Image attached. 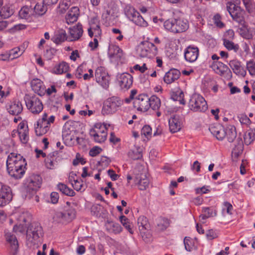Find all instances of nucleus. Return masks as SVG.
<instances>
[{
	"label": "nucleus",
	"instance_id": "f257e3e1",
	"mask_svg": "<svg viewBox=\"0 0 255 255\" xmlns=\"http://www.w3.org/2000/svg\"><path fill=\"white\" fill-rule=\"evenodd\" d=\"M26 162L20 154L10 153L6 161L7 170L9 175L15 179L21 178L25 173Z\"/></svg>",
	"mask_w": 255,
	"mask_h": 255
},
{
	"label": "nucleus",
	"instance_id": "f03ea898",
	"mask_svg": "<svg viewBox=\"0 0 255 255\" xmlns=\"http://www.w3.org/2000/svg\"><path fill=\"white\" fill-rule=\"evenodd\" d=\"M164 27L167 30L177 33L186 31L188 28V23L181 18H170L164 22Z\"/></svg>",
	"mask_w": 255,
	"mask_h": 255
},
{
	"label": "nucleus",
	"instance_id": "7ed1b4c3",
	"mask_svg": "<svg viewBox=\"0 0 255 255\" xmlns=\"http://www.w3.org/2000/svg\"><path fill=\"white\" fill-rule=\"evenodd\" d=\"M107 128L106 125L101 123H96L89 131V134L95 142L103 143L107 138Z\"/></svg>",
	"mask_w": 255,
	"mask_h": 255
},
{
	"label": "nucleus",
	"instance_id": "20e7f679",
	"mask_svg": "<svg viewBox=\"0 0 255 255\" xmlns=\"http://www.w3.org/2000/svg\"><path fill=\"white\" fill-rule=\"evenodd\" d=\"M24 100L27 109L33 115H38L43 109L41 99L36 95L25 94Z\"/></svg>",
	"mask_w": 255,
	"mask_h": 255
},
{
	"label": "nucleus",
	"instance_id": "39448f33",
	"mask_svg": "<svg viewBox=\"0 0 255 255\" xmlns=\"http://www.w3.org/2000/svg\"><path fill=\"white\" fill-rule=\"evenodd\" d=\"M55 117L50 116L48 118L46 113H44L41 119H39L34 125L35 132L37 136H41L46 134L50 129V124L54 122Z\"/></svg>",
	"mask_w": 255,
	"mask_h": 255
},
{
	"label": "nucleus",
	"instance_id": "423d86ee",
	"mask_svg": "<svg viewBox=\"0 0 255 255\" xmlns=\"http://www.w3.org/2000/svg\"><path fill=\"white\" fill-rule=\"evenodd\" d=\"M43 235L42 227L38 223H33L28 227L26 232L27 245L30 247L37 244Z\"/></svg>",
	"mask_w": 255,
	"mask_h": 255
},
{
	"label": "nucleus",
	"instance_id": "0eeeda50",
	"mask_svg": "<svg viewBox=\"0 0 255 255\" xmlns=\"http://www.w3.org/2000/svg\"><path fill=\"white\" fill-rule=\"evenodd\" d=\"M124 11L126 17L136 25L143 27L147 26V22L133 6L129 4L126 5Z\"/></svg>",
	"mask_w": 255,
	"mask_h": 255
},
{
	"label": "nucleus",
	"instance_id": "6e6552de",
	"mask_svg": "<svg viewBox=\"0 0 255 255\" xmlns=\"http://www.w3.org/2000/svg\"><path fill=\"white\" fill-rule=\"evenodd\" d=\"M123 104V101L118 97L108 98L103 104L102 114L103 115H112L115 113Z\"/></svg>",
	"mask_w": 255,
	"mask_h": 255
},
{
	"label": "nucleus",
	"instance_id": "1a4fd4ad",
	"mask_svg": "<svg viewBox=\"0 0 255 255\" xmlns=\"http://www.w3.org/2000/svg\"><path fill=\"white\" fill-rule=\"evenodd\" d=\"M137 50L141 57L151 58L156 55L158 53L157 47L148 41L141 42L138 45Z\"/></svg>",
	"mask_w": 255,
	"mask_h": 255
},
{
	"label": "nucleus",
	"instance_id": "9d476101",
	"mask_svg": "<svg viewBox=\"0 0 255 255\" xmlns=\"http://www.w3.org/2000/svg\"><path fill=\"white\" fill-rule=\"evenodd\" d=\"M189 107L194 112H205L208 109V105L205 99L197 94H193L191 97Z\"/></svg>",
	"mask_w": 255,
	"mask_h": 255
},
{
	"label": "nucleus",
	"instance_id": "9b49d317",
	"mask_svg": "<svg viewBox=\"0 0 255 255\" xmlns=\"http://www.w3.org/2000/svg\"><path fill=\"white\" fill-rule=\"evenodd\" d=\"M226 9L234 21L239 24L244 23V11L240 6L236 5L232 1L228 2L226 3Z\"/></svg>",
	"mask_w": 255,
	"mask_h": 255
},
{
	"label": "nucleus",
	"instance_id": "f8f14e48",
	"mask_svg": "<svg viewBox=\"0 0 255 255\" xmlns=\"http://www.w3.org/2000/svg\"><path fill=\"white\" fill-rule=\"evenodd\" d=\"M42 178L39 175L33 174L27 178L24 185L27 193L34 194L40 188Z\"/></svg>",
	"mask_w": 255,
	"mask_h": 255
},
{
	"label": "nucleus",
	"instance_id": "ddd939ff",
	"mask_svg": "<svg viewBox=\"0 0 255 255\" xmlns=\"http://www.w3.org/2000/svg\"><path fill=\"white\" fill-rule=\"evenodd\" d=\"M12 199L10 187L0 182V207H3L9 204Z\"/></svg>",
	"mask_w": 255,
	"mask_h": 255
},
{
	"label": "nucleus",
	"instance_id": "4468645a",
	"mask_svg": "<svg viewBox=\"0 0 255 255\" xmlns=\"http://www.w3.org/2000/svg\"><path fill=\"white\" fill-rule=\"evenodd\" d=\"M148 96L146 94H140L133 99V107L138 111L141 112L147 111L150 108Z\"/></svg>",
	"mask_w": 255,
	"mask_h": 255
},
{
	"label": "nucleus",
	"instance_id": "2eb2a0df",
	"mask_svg": "<svg viewBox=\"0 0 255 255\" xmlns=\"http://www.w3.org/2000/svg\"><path fill=\"white\" fill-rule=\"evenodd\" d=\"M95 77L97 82L104 88L107 89L109 85L110 77L103 67H98L95 71Z\"/></svg>",
	"mask_w": 255,
	"mask_h": 255
},
{
	"label": "nucleus",
	"instance_id": "dca6fc26",
	"mask_svg": "<svg viewBox=\"0 0 255 255\" xmlns=\"http://www.w3.org/2000/svg\"><path fill=\"white\" fill-rule=\"evenodd\" d=\"M211 68L218 74L226 78L232 77V72L227 65L219 61H214L210 65Z\"/></svg>",
	"mask_w": 255,
	"mask_h": 255
},
{
	"label": "nucleus",
	"instance_id": "f3484780",
	"mask_svg": "<svg viewBox=\"0 0 255 255\" xmlns=\"http://www.w3.org/2000/svg\"><path fill=\"white\" fill-rule=\"evenodd\" d=\"M76 212L74 208L68 207L66 208L64 212H57L56 216L60 219V221L62 222H71L76 217Z\"/></svg>",
	"mask_w": 255,
	"mask_h": 255
},
{
	"label": "nucleus",
	"instance_id": "a211bd4d",
	"mask_svg": "<svg viewBox=\"0 0 255 255\" xmlns=\"http://www.w3.org/2000/svg\"><path fill=\"white\" fill-rule=\"evenodd\" d=\"M137 225L143 240L146 242H148V238L146 233L149 228V224L147 218L144 216H140L137 219Z\"/></svg>",
	"mask_w": 255,
	"mask_h": 255
},
{
	"label": "nucleus",
	"instance_id": "6ab92c4d",
	"mask_svg": "<svg viewBox=\"0 0 255 255\" xmlns=\"http://www.w3.org/2000/svg\"><path fill=\"white\" fill-rule=\"evenodd\" d=\"M4 234L5 240L10 246L11 254L16 255L18 251V243L15 236L7 230L4 231Z\"/></svg>",
	"mask_w": 255,
	"mask_h": 255
},
{
	"label": "nucleus",
	"instance_id": "aec40b11",
	"mask_svg": "<svg viewBox=\"0 0 255 255\" xmlns=\"http://www.w3.org/2000/svg\"><path fill=\"white\" fill-rule=\"evenodd\" d=\"M199 50L197 47L189 45L185 50L184 52L185 60L190 63L195 62L198 58Z\"/></svg>",
	"mask_w": 255,
	"mask_h": 255
},
{
	"label": "nucleus",
	"instance_id": "412c9836",
	"mask_svg": "<svg viewBox=\"0 0 255 255\" xmlns=\"http://www.w3.org/2000/svg\"><path fill=\"white\" fill-rule=\"evenodd\" d=\"M120 86L123 89H128L132 85L133 77L129 73H124L120 75L118 78Z\"/></svg>",
	"mask_w": 255,
	"mask_h": 255
},
{
	"label": "nucleus",
	"instance_id": "4be33fe9",
	"mask_svg": "<svg viewBox=\"0 0 255 255\" xmlns=\"http://www.w3.org/2000/svg\"><path fill=\"white\" fill-rule=\"evenodd\" d=\"M170 131L172 133L179 131L182 127V119L179 115H173L168 120Z\"/></svg>",
	"mask_w": 255,
	"mask_h": 255
},
{
	"label": "nucleus",
	"instance_id": "5701e85b",
	"mask_svg": "<svg viewBox=\"0 0 255 255\" xmlns=\"http://www.w3.org/2000/svg\"><path fill=\"white\" fill-rule=\"evenodd\" d=\"M229 65L233 72L237 75L244 77L246 75V70L240 61L233 59L229 62Z\"/></svg>",
	"mask_w": 255,
	"mask_h": 255
},
{
	"label": "nucleus",
	"instance_id": "b1692460",
	"mask_svg": "<svg viewBox=\"0 0 255 255\" xmlns=\"http://www.w3.org/2000/svg\"><path fill=\"white\" fill-rule=\"evenodd\" d=\"M69 41L78 40L82 36L83 33L82 25L79 23H77L76 25L69 28Z\"/></svg>",
	"mask_w": 255,
	"mask_h": 255
},
{
	"label": "nucleus",
	"instance_id": "393cba45",
	"mask_svg": "<svg viewBox=\"0 0 255 255\" xmlns=\"http://www.w3.org/2000/svg\"><path fill=\"white\" fill-rule=\"evenodd\" d=\"M180 72L177 69H171L166 72L164 76V82L167 84H170L177 80L180 77Z\"/></svg>",
	"mask_w": 255,
	"mask_h": 255
},
{
	"label": "nucleus",
	"instance_id": "a878e982",
	"mask_svg": "<svg viewBox=\"0 0 255 255\" xmlns=\"http://www.w3.org/2000/svg\"><path fill=\"white\" fill-rule=\"evenodd\" d=\"M31 86L32 90L39 96L45 94V86L43 82L38 79H34L31 82Z\"/></svg>",
	"mask_w": 255,
	"mask_h": 255
},
{
	"label": "nucleus",
	"instance_id": "bb28decb",
	"mask_svg": "<svg viewBox=\"0 0 255 255\" xmlns=\"http://www.w3.org/2000/svg\"><path fill=\"white\" fill-rule=\"evenodd\" d=\"M241 27L238 29L241 36L245 39L250 40L253 39V34L255 31L254 28H248L245 20L244 24H240Z\"/></svg>",
	"mask_w": 255,
	"mask_h": 255
},
{
	"label": "nucleus",
	"instance_id": "cd10ccee",
	"mask_svg": "<svg viewBox=\"0 0 255 255\" xmlns=\"http://www.w3.org/2000/svg\"><path fill=\"white\" fill-rule=\"evenodd\" d=\"M79 15V8L77 6H73L65 17L66 22L68 24L74 23L77 21Z\"/></svg>",
	"mask_w": 255,
	"mask_h": 255
},
{
	"label": "nucleus",
	"instance_id": "c85d7f7f",
	"mask_svg": "<svg viewBox=\"0 0 255 255\" xmlns=\"http://www.w3.org/2000/svg\"><path fill=\"white\" fill-rule=\"evenodd\" d=\"M23 110L21 103L19 101H14L7 108L8 113L12 115H18Z\"/></svg>",
	"mask_w": 255,
	"mask_h": 255
},
{
	"label": "nucleus",
	"instance_id": "c756f323",
	"mask_svg": "<svg viewBox=\"0 0 255 255\" xmlns=\"http://www.w3.org/2000/svg\"><path fill=\"white\" fill-rule=\"evenodd\" d=\"M34 15V11L31 6H24L19 11V16L22 19L30 20L31 16Z\"/></svg>",
	"mask_w": 255,
	"mask_h": 255
},
{
	"label": "nucleus",
	"instance_id": "7c9ffc66",
	"mask_svg": "<svg viewBox=\"0 0 255 255\" xmlns=\"http://www.w3.org/2000/svg\"><path fill=\"white\" fill-rule=\"evenodd\" d=\"M17 223L27 224L31 221V215L27 211H23L15 215Z\"/></svg>",
	"mask_w": 255,
	"mask_h": 255
},
{
	"label": "nucleus",
	"instance_id": "2f4dec72",
	"mask_svg": "<svg viewBox=\"0 0 255 255\" xmlns=\"http://www.w3.org/2000/svg\"><path fill=\"white\" fill-rule=\"evenodd\" d=\"M67 39L66 31L63 29H60L55 32L52 40L57 44L61 43Z\"/></svg>",
	"mask_w": 255,
	"mask_h": 255
},
{
	"label": "nucleus",
	"instance_id": "473e14b6",
	"mask_svg": "<svg viewBox=\"0 0 255 255\" xmlns=\"http://www.w3.org/2000/svg\"><path fill=\"white\" fill-rule=\"evenodd\" d=\"M109 54L111 58H115L118 60L123 56V51L118 46L111 45L109 47Z\"/></svg>",
	"mask_w": 255,
	"mask_h": 255
},
{
	"label": "nucleus",
	"instance_id": "72a5a7b5",
	"mask_svg": "<svg viewBox=\"0 0 255 255\" xmlns=\"http://www.w3.org/2000/svg\"><path fill=\"white\" fill-rule=\"evenodd\" d=\"M136 180L138 184V188L140 190H145L149 185V181L144 174H141L136 177Z\"/></svg>",
	"mask_w": 255,
	"mask_h": 255
},
{
	"label": "nucleus",
	"instance_id": "f704fd0d",
	"mask_svg": "<svg viewBox=\"0 0 255 255\" xmlns=\"http://www.w3.org/2000/svg\"><path fill=\"white\" fill-rule=\"evenodd\" d=\"M236 142L237 143L232 150V154L233 156L237 158L243 152L244 144L242 140L240 138H237Z\"/></svg>",
	"mask_w": 255,
	"mask_h": 255
},
{
	"label": "nucleus",
	"instance_id": "c9c22d12",
	"mask_svg": "<svg viewBox=\"0 0 255 255\" xmlns=\"http://www.w3.org/2000/svg\"><path fill=\"white\" fill-rule=\"evenodd\" d=\"M244 139L245 144L249 145L253 143L255 140V129L247 130L245 132Z\"/></svg>",
	"mask_w": 255,
	"mask_h": 255
},
{
	"label": "nucleus",
	"instance_id": "e433bc0d",
	"mask_svg": "<svg viewBox=\"0 0 255 255\" xmlns=\"http://www.w3.org/2000/svg\"><path fill=\"white\" fill-rule=\"evenodd\" d=\"M225 132L226 136L229 142H233L237 137V132L235 127L233 126H228L225 129Z\"/></svg>",
	"mask_w": 255,
	"mask_h": 255
},
{
	"label": "nucleus",
	"instance_id": "4c0bfd02",
	"mask_svg": "<svg viewBox=\"0 0 255 255\" xmlns=\"http://www.w3.org/2000/svg\"><path fill=\"white\" fill-rule=\"evenodd\" d=\"M107 230L111 233L115 234L120 233L122 231V228L120 224L113 222H108L106 224Z\"/></svg>",
	"mask_w": 255,
	"mask_h": 255
},
{
	"label": "nucleus",
	"instance_id": "58836bf2",
	"mask_svg": "<svg viewBox=\"0 0 255 255\" xmlns=\"http://www.w3.org/2000/svg\"><path fill=\"white\" fill-rule=\"evenodd\" d=\"M69 65L65 62L60 63L56 65L54 69V72L57 74H61L64 73H66L69 69Z\"/></svg>",
	"mask_w": 255,
	"mask_h": 255
},
{
	"label": "nucleus",
	"instance_id": "ea45409f",
	"mask_svg": "<svg viewBox=\"0 0 255 255\" xmlns=\"http://www.w3.org/2000/svg\"><path fill=\"white\" fill-rule=\"evenodd\" d=\"M149 104L150 108L154 111L158 110L161 106V101L160 99L155 95H152L149 98Z\"/></svg>",
	"mask_w": 255,
	"mask_h": 255
},
{
	"label": "nucleus",
	"instance_id": "a19ab883",
	"mask_svg": "<svg viewBox=\"0 0 255 255\" xmlns=\"http://www.w3.org/2000/svg\"><path fill=\"white\" fill-rule=\"evenodd\" d=\"M47 5H45L43 1L40 3H37L33 8L34 14L42 15L47 11Z\"/></svg>",
	"mask_w": 255,
	"mask_h": 255
},
{
	"label": "nucleus",
	"instance_id": "79ce46f5",
	"mask_svg": "<svg viewBox=\"0 0 255 255\" xmlns=\"http://www.w3.org/2000/svg\"><path fill=\"white\" fill-rule=\"evenodd\" d=\"M156 225L159 231H164L169 226V221L166 218L159 217L156 219Z\"/></svg>",
	"mask_w": 255,
	"mask_h": 255
},
{
	"label": "nucleus",
	"instance_id": "37998d69",
	"mask_svg": "<svg viewBox=\"0 0 255 255\" xmlns=\"http://www.w3.org/2000/svg\"><path fill=\"white\" fill-rule=\"evenodd\" d=\"M117 9L116 6L109 8L103 13L102 17L105 18L107 21L110 20L112 17H114L117 13Z\"/></svg>",
	"mask_w": 255,
	"mask_h": 255
},
{
	"label": "nucleus",
	"instance_id": "c03bdc74",
	"mask_svg": "<svg viewBox=\"0 0 255 255\" xmlns=\"http://www.w3.org/2000/svg\"><path fill=\"white\" fill-rule=\"evenodd\" d=\"M223 44L228 50H233L235 52H238L240 47L238 44H235L233 42L225 38L223 40Z\"/></svg>",
	"mask_w": 255,
	"mask_h": 255
},
{
	"label": "nucleus",
	"instance_id": "a18cd8bd",
	"mask_svg": "<svg viewBox=\"0 0 255 255\" xmlns=\"http://www.w3.org/2000/svg\"><path fill=\"white\" fill-rule=\"evenodd\" d=\"M13 13V10L6 5L3 6L0 10V16L3 19L9 17Z\"/></svg>",
	"mask_w": 255,
	"mask_h": 255
},
{
	"label": "nucleus",
	"instance_id": "49530a36",
	"mask_svg": "<svg viewBox=\"0 0 255 255\" xmlns=\"http://www.w3.org/2000/svg\"><path fill=\"white\" fill-rule=\"evenodd\" d=\"M78 0H63L60 2L59 7L61 12H64L72 4L75 3Z\"/></svg>",
	"mask_w": 255,
	"mask_h": 255
},
{
	"label": "nucleus",
	"instance_id": "de8ad7c7",
	"mask_svg": "<svg viewBox=\"0 0 255 255\" xmlns=\"http://www.w3.org/2000/svg\"><path fill=\"white\" fill-rule=\"evenodd\" d=\"M45 166L47 168L49 169H54L57 165V161L54 159V157L50 156L47 157L45 159Z\"/></svg>",
	"mask_w": 255,
	"mask_h": 255
},
{
	"label": "nucleus",
	"instance_id": "09e8293b",
	"mask_svg": "<svg viewBox=\"0 0 255 255\" xmlns=\"http://www.w3.org/2000/svg\"><path fill=\"white\" fill-rule=\"evenodd\" d=\"M202 212L206 215L208 218L214 217L217 215V211L212 207H203Z\"/></svg>",
	"mask_w": 255,
	"mask_h": 255
},
{
	"label": "nucleus",
	"instance_id": "8fccbe9b",
	"mask_svg": "<svg viewBox=\"0 0 255 255\" xmlns=\"http://www.w3.org/2000/svg\"><path fill=\"white\" fill-rule=\"evenodd\" d=\"M18 136L21 142L26 143L29 140L28 128H26L24 131H19Z\"/></svg>",
	"mask_w": 255,
	"mask_h": 255
},
{
	"label": "nucleus",
	"instance_id": "3c124183",
	"mask_svg": "<svg viewBox=\"0 0 255 255\" xmlns=\"http://www.w3.org/2000/svg\"><path fill=\"white\" fill-rule=\"evenodd\" d=\"M27 224L17 223L13 228V231L15 233H23L27 228Z\"/></svg>",
	"mask_w": 255,
	"mask_h": 255
},
{
	"label": "nucleus",
	"instance_id": "603ef678",
	"mask_svg": "<svg viewBox=\"0 0 255 255\" xmlns=\"http://www.w3.org/2000/svg\"><path fill=\"white\" fill-rule=\"evenodd\" d=\"M74 189L78 191H84L85 187L83 184L82 180H76L74 182L71 183Z\"/></svg>",
	"mask_w": 255,
	"mask_h": 255
},
{
	"label": "nucleus",
	"instance_id": "864d4df0",
	"mask_svg": "<svg viewBox=\"0 0 255 255\" xmlns=\"http://www.w3.org/2000/svg\"><path fill=\"white\" fill-rule=\"evenodd\" d=\"M141 133L147 138L150 137L152 134L151 128L148 125L144 126L141 129Z\"/></svg>",
	"mask_w": 255,
	"mask_h": 255
},
{
	"label": "nucleus",
	"instance_id": "5fc2aeb1",
	"mask_svg": "<svg viewBox=\"0 0 255 255\" xmlns=\"http://www.w3.org/2000/svg\"><path fill=\"white\" fill-rule=\"evenodd\" d=\"M247 68L251 75H255V62L253 60L247 62Z\"/></svg>",
	"mask_w": 255,
	"mask_h": 255
},
{
	"label": "nucleus",
	"instance_id": "6e6d98bb",
	"mask_svg": "<svg viewBox=\"0 0 255 255\" xmlns=\"http://www.w3.org/2000/svg\"><path fill=\"white\" fill-rule=\"evenodd\" d=\"M176 98L174 99V100L179 101L180 104L184 105L185 101L184 99V94L182 91L178 90L175 92Z\"/></svg>",
	"mask_w": 255,
	"mask_h": 255
},
{
	"label": "nucleus",
	"instance_id": "4d7b16f0",
	"mask_svg": "<svg viewBox=\"0 0 255 255\" xmlns=\"http://www.w3.org/2000/svg\"><path fill=\"white\" fill-rule=\"evenodd\" d=\"M221 130H219V131L216 132L214 135L217 139L220 140H223L226 136L225 129L222 125H221Z\"/></svg>",
	"mask_w": 255,
	"mask_h": 255
},
{
	"label": "nucleus",
	"instance_id": "13d9d810",
	"mask_svg": "<svg viewBox=\"0 0 255 255\" xmlns=\"http://www.w3.org/2000/svg\"><path fill=\"white\" fill-rule=\"evenodd\" d=\"M102 151L101 148L98 146H95L90 149L89 155L91 156L94 157L99 154Z\"/></svg>",
	"mask_w": 255,
	"mask_h": 255
},
{
	"label": "nucleus",
	"instance_id": "bf43d9fd",
	"mask_svg": "<svg viewBox=\"0 0 255 255\" xmlns=\"http://www.w3.org/2000/svg\"><path fill=\"white\" fill-rule=\"evenodd\" d=\"M239 121L242 125H248L251 123V121L246 115H241Z\"/></svg>",
	"mask_w": 255,
	"mask_h": 255
},
{
	"label": "nucleus",
	"instance_id": "052dcab7",
	"mask_svg": "<svg viewBox=\"0 0 255 255\" xmlns=\"http://www.w3.org/2000/svg\"><path fill=\"white\" fill-rule=\"evenodd\" d=\"M221 16L219 14H216L214 16V21L215 24L219 27H222L224 26V23L221 21Z\"/></svg>",
	"mask_w": 255,
	"mask_h": 255
},
{
	"label": "nucleus",
	"instance_id": "680f3d73",
	"mask_svg": "<svg viewBox=\"0 0 255 255\" xmlns=\"http://www.w3.org/2000/svg\"><path fill=\"white\" fill-rule=\"evenodd\" d=\"M90 28L94 31V33L95 34V37H97L98 36L100 35L101 33V30L100 29L99 23L95 24L94 25H91Z\"/></svg>",
	"mask_w": 255,
	"mask_h": 255
},
{
	"label": "nucleus",
	"instance_id": "e2e57ef3",
	"mask_svg": "<svg viewBox=\"0 0 255 255\" xmlns=\"http://www.w3.org/2000/svg\"><path fill=\"white\" fill-rule=\"evenodd\" d=\"M55 50L53 48L47 49L44 54L45 57L48 59H51L55 53Z\"/></svg>",
	"mask_w": 255,
	"mask_h": 255
},
{
	"label": "nucleus",
	"instance_id": "0e129e2a",
	"mask_svg": "<svg viewBox=\"0 0 255 255\" xmlns=\"http://www.w3.org/2000/svg\"><path fill=\"white\" fill-rule=\"evenodd\" d=\"M221 129V125L220 124L212 125L209 127V130L213 135Z\"/></svg>",
	"mask_w": 255,
	"mask_h": 255
},
{
	"label": "nucleus",
	"instance_id": "69168bd1",
	"mask_svg": "<svg viewBox=\"0 0 255 255\" xmlns=\"http://www.w3.org/2000/svg\"><path fill=\"white\" fill-rule=\"evenodd\" d=\"M59 194L57 192H52L50 194V202L52 204H56L59 200Z\"/></svg>",
	"mask_w": 255,
	"mask_h": 255
},
{
	"label": "nucleus",
	"instance_id": "338daca9",
	"mask_svg": "<svg viewBox=\"0 0 255 255\" xmlns=\"http://www.w3.org/2000/svg\"><path fill=\"white\" fill-rule=\"evenodd\" d=\"M130 156L131 158L133 160H138L142 157V155L141 151H132V153L130 154Z\"/></svg>",
	"mask_w": 255,
	"mask_h": 255
},
{
	"label": "nucleus",
	"instance_id": "774afa93",
	"mask_svg": "<svg viewBox=\"0 0 255 255\" xmlns=\"http://www.w3.org/2000/svg\"><path fill=\"white\" fill-rule=\"evenodd\" d=\"M206 237L209 240H212L217 237V235L213 230H209L206 233Z\"/></svg>",
	"mask_w": 255,
	"mask_h": 255
}]
</instances>
